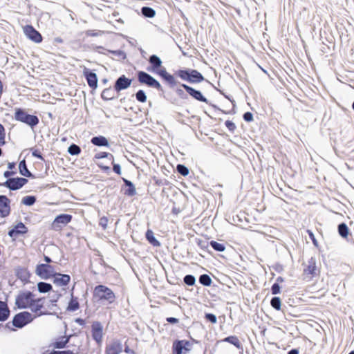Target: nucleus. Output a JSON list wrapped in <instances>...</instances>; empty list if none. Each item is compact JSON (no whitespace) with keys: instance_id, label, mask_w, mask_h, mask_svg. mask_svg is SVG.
<instances>
[{"instance_id":"c03bdc74","label":"nucleus","mask_w":354,"mask_h":354,"mask_svg":"<svg viewBox=\"0 0 354 354\" xmlns=\"http://www.w3.org/2000/svg\"><path fill=\"white\" fill-rule=\"evenodd\" d=\"M183 282L189 286H192L196 283V278L192 274H187L183 278Z\"/></svg>"},{"instance_id":"4468645a","label":"nucleus","mask_w":354,"mask_h":354,"mask_svg":"<svg viewBox=\"0 0 354 354\" xmlns=\"http://www.w3.org/2000/svg\"><path fill=\"white\" fill-rule=\"evenodd\" d=\"M44 301L45 297H40L37 299H35L34 297H32V301L31 302L30 309L32 313H36L37 316L48 314L47 311H41V310L44 308Z\"/></svg>"},{"instance_id":"7c9ffc66","label":"nucleus","mask_w":354,"mask_h":354,"mask_svg":"<svg viewBox=\"0 0 354 354\" xmlns=\"http://www.w3.org/2000/svg\"><path fill=\"white\" fill-rule=\"evenodd\" d=\"M101 97L105 101L114 99V89L113 90L111 87L104 88L101 93Z\"/></svg>"},{"instance_id":"ea45409f","label":"nucleus","mask_w":354,"mask_h":354,"mask_svg":"<svg viewBox=\"0 0 354 354\" xmlns=\"http://www.w3.org/2000/svg\"><path fill=\"white\" fill-rule=\"evenodd\" d=\"M108 52L114 56L118 57V59L120 61L124 60L127 58V55L124 50H108Z\"/></svg>"},{"instance_id":"423d86ee","label":"nucleus","mask_w":354,"mask_h":354,"mask_svg":"<svg viewBox=\"0 0 354 354\" xmlns=\"http://www.w3.org/2000/svg\"><path fill=\"white\" fill-rule=\"evenodd\" d=\"M180 86L186 91V93L188 94V96H190L192 99L200 102H204L207 104H209L212 106H213L214 109H219L217 106L214 104H212L209 101L207 100L206 97L203 95L202 92L199 90H197L191 86H189L184 83H179Z\"/></svg>"},{"instance_id":"f257e3e1","label":"nucleus","mask_w":354,"mask_h":354,"mask_svg":"<svg viewBox=\"0 0 354 354\" xmlns=\"http://www.w3.org/2000/svg\"><path fill=\"white\" fill-rule=\"evenodd\" d=\"M149 66L147 67V71L160 77L167 82L170 88H174L177 84L174 76L167 71L165 66H162V61L160 57L156 55H151L148 59Z\"/></svg>"},{"instance_id":"72a5a7b5","label":"nucleus","mask_w":354,"mask_h":354,"mask_svg":"<svg viewBox=\"0 0 354 354\" xmlns=\"http://www.w3.org/2000/svg\"><path fill=\"white\" fill-rule=\"evenodd\" d=\"M338 233L342 238H346L348 235L349 229L346 223H341L337 226Z\"/></svg>"},{"instance_id":"4d7b16f0","label":"nucleus","mask_w":354,"mask_h":354,"mask_svg":"<svg viewBox=\"0 0 354 354\" xmlns=\"http://www.w3.org/2000/svg\"><path fill=\"white\" fill-rule=\"evenodd\" d=\"M243 118L245 122H252L253 120V114L250 111H247L243 113Z\"/></svg>"},{"instance_id":"473e14b6","label":"nucleus","mask_w":354,"mask_h":354,"mask_svg":"<svg viewBox=\"0 0 354 354\" xmlns=\"http://www.w3.org/2000/svg\"><path fill=\"white\" fill-rule=\"evenodd\" d=\"M80 308V304L77 301V298L74 297L72 296L71 299H70L68 306H67V310L74 312L78 310Z\"/></svg>"},{"instance_id":"7ed1b4c3","label":"nucleus","mask_w":354,"mask_h":354,"mask_svg":"<svg viewBox=\"0 0 354 354\" xmlns=\"http://www.w3.org/2000/svg\"><path fill=\"white\" fill-rule=\"evenodd\" d=\"M175 75L180 77L181 80L186 81L190 84H198L203 81H207L211 84L208 80H205L201 73L196 69L184 68L179 69L176 71Z\"/></svg>"},{"instance_id":"864d4df0","label":"nucleus","mask_w":354,"mask_h":354,"mask_svg":"<svg viewBox=\"0 0 354 354\" xmlns=\"http://www.w3.org/2000/svg\"><path fill=\"white\" fill-rule=\"evenodd\" d=\"M5 135V129L0 123V145H4L6 144Z\"/></svg>"},{"instance_id":"9b49d317","label":"nucleus","mask_w":354,"mask_h":354,"mask_svg":"<svg viewBox=\"0 0 354 354\" xmlns=\"http://www.w3.org/2000/svg\"><path fill=\"white\" fill-rule=\"evenodd\" d=\"M35 272L43 279H48L56 273L53 266L44 263L38 264L36 266Z\"/></svg>"},{"instance_id":"6e6d98bb","label":"nucleus","mask_w":354,"mask_h":354,"mask_svg":"<svg viewBox=\"0 0 354 354\" xmlns=\"http://www.w3.org/2000/svg\"><path fill=\"white\" fill-rule=\"evenodd\" d=\"M108 221V218L104 216L100 218L99 225L102 227L103 230H106L107 227Z\"/></svg>"},{"instance_id":"4c0bfd02","label":"nucleus","mask_w":354,"mask_h":354,"mask_svg":"<svg viewBox=\"0 0 354 354\" xmlns=\"http://www.w3.org/2000/svg\"><path fill=\"white\" fill-rule=\"evenodd\" d=\"M68 153L71 156H77L81 153V148L76 144H71L68 148Z\"/></svg>"},{"instance_id":"39448f33","label":"nucleus","mask_w":354,"mask_h":354,"mask_svg":"<svg viewBox=\"0 0 354 354\" xmlns=\"http://www.w3.org/2000/svg\"><path fill=\"white\" fill-rule=\"evenodd\" d=\"M138 81L140 84L147 86L149 88H155L158 91L164 93V89L160 83L148 73L139 71L137 72Z\"/></svg>"},{"instance_id":"603ef678","label":"nucleus","mask_w":354,"mask_h":354,"mask_svg":"<svg viewBox=\"0 0 354 354\" xmlns=\"http://www.w3.org/2000/svg\"><path fill=\"white\" fill-rule=\"evenodd\" d=\"M271 292L272 295H277L281 292V286L278 283H274L271 286Z\"/></svg>"},{"instance_id":"69168bd1","label":"nucleus","mask_w":354,"mask_h":354,"mask_svg":"<svg viewBox=\"0 0 354 354\" xmlns=\"http://www.w3.org/2000/svg\"><path fill=\"white\" fill-rule=\"evenodd\" d=\"M97 165L104 172H107L108 173V172L110 171V167L109 166L102 165L101 164H98Z\"/></svg>"},{"instance_id":"bf43d9fd","label":"nucleus","mask_w":354,"mask_h":354,"mask_svg":"<svg viewBox=\"0 0 354 354\" xmlns=\"http://www.w3.org/2000/svg\"><path fill=\"white\" fill-rule=\"evenodd\" d=\"M113 171L117 174H121V166L120 164L112 162Z\"/></svg>"},{"instance_id":"f8f14e48","label":"nucleus","mask_w":354,"mask_h":354,"mask_svg":"<svg viewBox=\"0 0 354 354\" xmlns=\"http://www.w3.org/2000/svg\"><path fill=\"white\" fill-rule=\"evenodd\" d=\"M24 32L29 39L35 43L39 44L42 41L41 35L32 25H26L24 27Z\"/></svg>"},{"instance_id":"338daca9","label":"nucleus","mask_w":354,"mask_h":354,"mask_svg":"<svg viewBox=\"0 0 354 354\" xmlns=\"http://www.w3.org/2000/svg\"><path fill=\"white\" fill-rule=\"evenodd\" d=\"M75 322V323H77L80 326H84L85 325V320L82 319V318H76Z\"/></svg>"},{"instance_id":"f704fd0d","label":"nucleus","mask_w":354,"mask_h":354,"mask_svg":"<svg viewBox=\"0 0 354 354\" xmlns=\"http://www.w3.org/2000/svg\"><path fill=\"white\" fill-rule=\"evenodd\" d=\"M142 15L147 18H153L156 15V11L153 8L148 6H144L141 8Z\"/></svg>"},{"instance_id":"680f3d73","label":"nucleus","mask_w":354,"mask_h":354,"mask_svg":"<svg viewBox=\"0 0 354 354\" xmlns=\"http://www.w3.org/2000/svg\"><path fill=\"white\" fill-rule=\"evenodd\" d=\"M198 245L201 247V248L203 250H206L208 249V246L209 245V242L207 243V242H205V241H200L198 243Z\"/></svg>"},{"instance_id":"0e129e2a","label":"nucleus","mask_w":354,"mask_h":354,"mask_svg":"<svg viewBox=\"0 0 354 354\" xmlns=\"http://www.w3.org/2000/svg\"><path fill=\"white\" fill-rule=\"evenodd\" d=\"M17 172L15 171H9V170H7L6 171H4L3 173V176L6 178H11L10 177L13 175H15Z\"/></svg>"},{"instance_id":"79ce46f5","label":"nucleus","mask_w":354,"mask_h":354,"mask_svg":"<svg viewBox=\"0 0 354 354\" xmlns=\"http://www.w3.org/2000/svg\"><path fill=\"white\" fill-rule=\"evenodd\" d=\"M135 95H136V100L138 101L139 102L144 103V102H146V101L147 100V95L144 90H142V89L138 90L136 93Z\"/></svg>"},{"instance_id":"774afa93","label":"nucleus","mask_w":354,"mask_h":354,"mask_svg":"<svg viewBox=\"0 0 354 354\" xmlns=\"http://www.w3.org/2000/svg\"><path fill=\"white\" fill-rule=\"evenodd\" d=\"M299 350L297 348H292L290 350L287 354H299Z\"/></svg>"},{"instance_id":"2eb2a0df","label":"nucleus","mask_w":354,"mask_h":354,"mask_svg":"<svg viewBox=\"0 0 354 354\" xmlns=\"http://www.w3.org/2000/svg\"><path fill=\"white\" fill-rule=\"evenodd\" d=\"M132 79L127 77L124 75H122L115 81L113 89L115 91L119 93L130 87Z\"/></svg>"},{"instance_id":"0eeeda50","label":"nucleus","mask_w":354,"mask_h":354,"mask_svg":"<svg viewBox=\"0 0 354 354\" xmlns=\"http://www.w3.org/2000/svg\"><path fill=\"white\" fill-rule=\"evenodd\" d=\"M35 297L33 292L30 291H21L15 299V305L19 309L30 308L32 297Z\"/></svg>"},{"instance_id":"aec40b11","label":"nucleus","mask_w":354,"mask_h":354,"mask_svg":"<svg viewBox=\"0 0 354 354\" xmlns=\"http://www.w3.org/2000/svg\"><path fill=\"white\" fill-rule=\"evenodd\" d=\"M53 277V283L59 286H66L71 281V277L67 274L56 272Z\"/></svg>"},{"instance_id":"6e6552de","label":"nucleus","mask_w":354,"mask_h":354,"mask_svg":"<svg viewBox=\"0 0 354 354\" xmlns=\"http://www.w3.org/2000/svg\"><path fill=\"white\" fill-rule=\"evenodd\" d=\"M33 319L34 317L28 311H22L14 316L12 324L17 328H22L27 324L32 322Z\"/></svg>"},{"instance_id":"58836bf2","label":"nucleus","mask_w":354,"mask_h":354,"mask_svg":"<svg viewBox=\"0 0 354 354\" xmlns=\"http://www.w3.org/2000/svg\"><path fill=\"white\" fill-rule=\"evenodd\" d=\"M37 201L35 196H26L22 198L21 203L26 206L33 205Z\"/></svg>"},{"instance_id":"cd10ccee","label":"nucleus","mask_w":354,"mask_h":354,"mask_svg":"<svg viewBox=\"0 0 354 354\" xmlns=\"http://www.w3.org/2000/svg\"><path fill=\"white\" fill-rule=\"evenodd\" d=\"M172 354H185V347L180 339H176L172 344Z\"/></svg>"},{"instance_id":"37998d69","label":"nucleus","mask_w":354,"mask_h":354,"mask_svg":"<svg viewBox=\"0 0 354 354\" xmlns=\"http://www.w3.org/2000/svg\"><path fill=\"white\" fill-rule=\"evenodd\" d=\"M176 171L183 176H187L189 174V170L187 167L183 164H178L176 166Z\"/></svg>"},{"instance_id":"8fccbe9b","label":"nucleus","mask_w":354,"mask_h":354,"mask_svg":"<svg viewBox=\"0 0 354 354\" xmlns=\"http://www.w3.org/2000/svg\"><path fill=\"white\" fill-rule=\"evenodd\" d=\"M79 351L77 350L76 353H74L73 351L71 350H65V351H55L53 350L48 354H78Z\"/></svg>"},{"instance_id":"e2e57ef3","label":"nucleus","mask_w":354,"mask_h":354,"mask_svg":"<svg viewBox=\"0 0 354 354\" xmlns=\"http://www.w3.org/2000/svg\"><path fill=\"white\" fill-rule=\"evenodd\" d=\"M166 321L171 324H175L179 322V319L178 318L173 317H167Z\"/></svg>"},{"instance_id":"6ab92c4d","label":"nucleus","mask_w":354,"mask_h":354,"mask_svg":"<svg viewBox=\"0 0 354 354\" xmlns=\"http://www.w3.org/2000/svg\"><path fill=\"white\" fill-rule=\"evenodd\" d=\"M122 351V342L118 339L112 341L106 346V354H120Z\"/></svg>"},{"instance_id":"c756f323","label":"nucleus","mask_w":354,"mask_h":354,"mask_svg":"<svg viewBox=\"0 0 354 354\" xmlns=\"http://www.w3.org/2000/svg\"><path fill=\"white\" fill-rule=\"evenodd\" d=\"M37 286L40 293H47L53 290V286L50 283L44 281L37 283Z\"/></svg>"},{"instance_id":"2f4dec72","label":"nucleus","mask_w":354,"mask_h":354,"mask_svg":"<svg viewBox=\"0 0 354 354\" xmlns=\"http://www.w3.org/2000/svg\"><path fill=\"white\" fill-rule=\"evenodd\" d=\"M15 272L17 277L21 281H26L29 277L27 270L21 267H18L16 269Z\"/></svg>"},{"instance_id":"412c9836","label":"nucleus","mask_w":354,"mask_h":354,"mask_svg":"<svg viewBox=\"0 0 354 354\" xmlns=\"http://www.w3.org/2000/svg\"><path fill=\"white\" fill-rule=\"evenodd\" d=\"M73 335H69L66 336H62L55 339V341L52 344V346L54 348L62 349L66 348L67 344L69 342L71 337Z\"/></svg>"},{"instance_id":"c9c22d12","label":"nucleus","mask_w":354,"mask_h":354,"mask_svg":"<svg viewBox=\"0 0 354 354\" xmlns=\"http://www.w3.org/2000/svg\"><path fill=\"white\" fill-rule=\"evenodd\" d=\"M198 281L201 285L204 286H210L212 283L211 277L207 274H201L199 277Z\"/></svg>"},{"instance_id":"49530a36","label":"nucleus","mask_w":354,"mask_h":354,"mask_svg":"<svg viewBox=\"0 0 354 354\" xmlns=\"http://www.w3.org/2000/svg\"><path fill=\"white\" fill-rule=\"evenodd\" d=\"M110 157L111 159L113 160V156L108 152H100V153H97L95 156H94V158L95 159H102V158H109Z\"/></svg>"},{"instance_id":"ddd939ff","label":"nucleus","mask_w":354,"mask_h":354,"mask_svg":"<svg viewBox=\"0 0 354 354\" xmlns=\"http://www.w3.org/2000/svg\"><path fill=\"white\" fill-rule=\"evenodd\" d=\"M83 76L86 79L87 84L92 89H96L97 87L98 78L97 74L92 70L84 66Z\"/></svg>"},{"instance_id":"de8ad7c7","label":"nucleus","mask_w":354,"mask_h":354,"mask_svg":"<svg viewBox=\"0 0 354 354\" xmlns=\"http://www.w3.org/2000/svg\"><path fill=\"white\" fill-rule=\"evenodd\" d=\"M205 318L207 322L212 324H216L217 322L216 316L213 313H205Z\"/></svg>"},{"instance_id":"dca6fc26","label":"nucleus","mask_w":354,"mask_h":354,"mask_svg":"<svg viewBox=\"0 0 354 354\" xmlns=\"http://www.w3.org/2000/svg\"><path fill=\"white\" fill-rule=\"evenodd\" d=\"M91 333L93 339L100 344L102 341L103 337V326L98 321H95L91 325Z\"/></svg>"},{"instance_id":"5fc2aeb1","label":"nucleus","mask_w":354,"mask_h":354,"mask_svg":"<svg viewBox=\"0 0 354 354\" xmlns=\"http://www.w3.org/2000/svg\"><path fill=\"white\" fill-rule=\"evenodd\" d=\"M31 151H32V156L33 157H35V158H37L39 159H40L41 160H43L44 161V158L43 157L42 154L41 153V152L39 151V150L37 149H30Z\"/></svg>"},{"instance_id":"1a4fd4ad","label":"nucleus","mask_w":354,"mask_h":354,"mask_svg":"<svg viewBox=\"0 0 354 354\" xmlns=\"http://www.w3.org/2000/svg\"><path fill=\"white\" fill-rule=\"evenodd\" d=\"M28 183V180L22 177H15L7 179L0 186L5 187L11 191H15L23 187Z\"/></svg>"},{"instance_id":"a18cd8bd","label":"nucleus","mask_w":354,"mask_h":354,"mask_svg":"<svg viewBox=\"0 0 354 354\" xmlns=\"http://www.w3.org/2000/svg\"><path fill=\"white\" fill-rule=\"evenodd\" d=\"M176 95L182 100H187L188 94L186 91L180 86V88L176 89Z\"/></svg>"},{"instance_id":"13d9d810","label":"nucleus","mask_w":354,"mask_h":354,"mask_svg":"<svg viewBox=\"0 0 354 354\" xmlns=\"http://www.w3.org/2000/svg\"><path fill=\"white\" fill-rule=\"evenodd\" d=\"M307 232H308V234L309 235V237L311 239L313 245L315 247H318V242H317V239H316L313 232L311 230H307Z\"/></svg>"},{"instance_id":"9d476101","label":"nucleus","mask_w":354,"mask_h":354,"mask_svg":"<svg viewBox=\"0 0 354 354\" xmlns=\"http://www.w3.org/2000/svg\"><path fill=\"white\" fill-rule=\"evenodd\" d=\"M73 218L72 215L68 214H60L55 216L51 224V228L53 230L59 231L69 223Z\"/></svg>"},{"instance_id":"4be33fe9","label":"nucleus","mask_w":354,"mask_h":354,"mask_svg":"<svg viewBox=\"0 0 354 354\" xmlns=\"http://www.w3.org/2000/svg\"><path fill=\"white\" fill-rule=\"evenodd\" d=\"M10 310L6 302L0 300V322L6 321L10 317Z\"/></svg>"},{"instance_id":"b1692460","label":"nucleus","mask_w":354,"mask_h":354,"mask_svg":"<svg viewBox=\"0 0 354 354\" xmlns=\"http://www.w3.org/2000/svg\"><path fill=\"white\" fill-rule=\"evenodd\" d=\"M19 174L25 177L34 178L35 176L28 170L25 159L21 160L19 163Z\"/></svg>"},{"instance_id":"3c124183","label":"nucleus","mask_w":354,"mask_h":354,"mask_svg":"<svg viewBox=\"0 0 354 354\" xmlns=\"http://www.w3.org/2000/svg\"><path fill=\"white\" fill-rule=\"evenodd\" d=\"M225 125L231 133H234L236 129V124L231 120H226Z\"/></svg>"},{"instance_id":"f03ea898","label":"nucleus","mask_w":354,"mask_h":354,"mask_svg":"<svg viewBox=\"0 0 354 354\" xmlns=\"http://www.w3.org/2000/svg\"><path fill=\"white\" fill-rule=\"evenodd\" d=\"M115 295L113 290L104 285H97L93 292V302L111 304L114 302Z\"/></svg>"},{"instance_id":"c85d7f7f","label":"nucleus","mask_w":354,"mask_h":354,"mask_svg":"<svg viewBox=\"0 0 354 354\" xmlns=\"http://www.w3.org/2000/svg\"><path fill=\"white\" fill-rule=\"evenodd\" d=\"M222 342L230 343V344L234 345L237 348L243 350V346H242L239 339L235 335H230V336L226 337L225 338H224L222 340Z\"/></svg>"},{"instance_id":"e433bc0d","label":"nucleus","mask_w":354,"mask_h":354,"mask_svg":"<svg viewBox=\"0 0 354 354\" xmlns=\"http://www.w3.org/2000/svg\"><path fill=\"white\" fill-rule=\"evenodd\" d=\"M209 246H211L216 252H223L225 250V245L223 243H220L216 241H210Z\"/></svg>"},{"instance_id":"bb28decb","label":"nucleus","mask_w":354,"mask_h":354,"mask_svg":"<svg viewBox=\"0 0 354 354\" xmlns=\"http://www.w3.org/2000/svg\"><path fill=\"white\" fill-rule=\"evenodd\" d=\"M316 269H317V267H316L315 259L313 258H311L308 261V266H306V268H304V274L313 276L315 274Z\"/></svg>"},{"instance_id":"a19ab883","label":"nucleus","mask_w":354,"mask_h":354,"mask_svg":"<svg viewBox=\"0 0 354 354\" xmlns=\"http://www.w3.org/2000/svg\"><path fill=\"white\" fill-rule=\"evenodd\" d=\"M271 306L277 310H280L281 309V301L279 297H273L270 300Z\"/></svg>"},{"instance_id":"20e7f679","label":"nucleus","mask_w":354,"mask_h":354,"mask_svg":"<svg viewBox=\"0 0 354 354\" xmlns=\"http://www.w3.org/2000/svg\"><path fill=\"white\" fill-rule=\"evenodd\" d=\"M14 118L18 122L26 124L31 129H34L39 122V119L37 115L28 113L22 108H15Z\"/></svg>"},{"instance_id":"a878e982","label":"nucleus","mask_w":354,"mask_h":354,"mask_svg":"<svg viewBox=\"0 0 354 354\" xmlns=\"http://www.w3.org/2000/svg\"><path fill=\"white\" fill-rule=\"evenodd\" d=\"M145 238L147 241L154 247H160L161 245L160 242L155 237L153 231L150 229L147 230Z\"/></svg>"},{"instance_id":"393cba45","label":"nucleus","mask_w":354,"mask_h":354,"mask_svg":"<svg viewBox=\"0 0 354 354\" xmlns=\"http://www.w3.org/2000/svg\"><path fill=\"white\" fill-rule=\"evenodd\" d=\"M91 142L97 147H108L109 145L108 139L103 136H93Z\"/></svg>"},{"instance_id":"f3484780","label":"nucleus","mask_w":354,"mask_h":354,"mask_svg":"<svg viewBox=\"0 0 354 354\" xmlns=\"http://www.w3.org/2000/svg\"><path fill=\"white\" fill-rule=\"evenodd\" d=\"M10 200L6 195H0V216L5 218L11 212Z\"/></svg>"},{"instance_id":"09e8293b","label":"nucleus","mask_w":354,"mask_h":354,"mask_svg":"<svg viewBox=\"0 0 354 354\" xmlns=\"http://www.w3.org/2000/svg\"><path fill=\"white\" fill-rule=\"evenodd\" d=\"M180 342L182 345L185 347V354L189 352L192 349V344L189 340L186 339H182Z\"/></svg>"},{"instance_id":"a211bd4d","label":"nucleus","mask_w":354,"mask_h":354,"mask_svg":"<svg viewBox=\"0 0 354 354\" xmlns=\"http://www.w3.org/2000/svg\"><path fill=\"white\" fill-rule=\"evenodd\" d=\"M28 232V227L22 222L18 223L13 228L10 229L8 235L10 238H15L19 235H24Z\"/></svg>"},{"instance_id":"052dcab7","label":"nucleus","mask_w":354,"mask_h":354,"mask_svg":"<svg viewBox=\"0 0 354 354\" xmlns=\"http://www.w3.org/2000/svg\"><path fill=\"white\" fill-rule=\"evenodd\" d=\"M155 183L158 186L168 185L169 182L166 179H157Z\"/></svg>"},{"instance_id":"5701e85b","label":"nucleus","mask_w":354,"mask_h":354,"mask_svg":"<svg viewBox=\"0 0 354 354\" xmlns=\"http://www.w3.org/2000/svg\"><path fill=\"white\" fill-rule=\"evenodd\" d=\"M122 180L124 185L127 187V188L124 192V195L128 196H135L136 194V189L133 183L131 180L124 178H122Z\"/></svg>"}]
</instances>
